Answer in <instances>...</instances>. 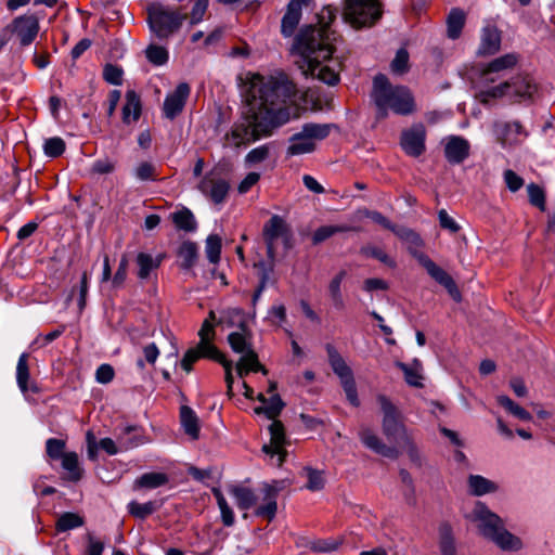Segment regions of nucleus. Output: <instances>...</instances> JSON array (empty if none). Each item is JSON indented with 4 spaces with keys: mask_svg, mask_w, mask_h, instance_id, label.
Returning <instances> with one entry per match:
<instances>
[{
    "mask_svg": "<svg viewBox=\"0 0 555 555\" xmlns=\"http://www.w3.org/2000/svg\"><path fill=\"white\" fill-rule=\"evenodd\" d=\"M296 94L295 85L284 75L253 74L245 91L247 109L225 134L228 145L240 147L271 134L289 120L285 104Z\"/></svg>",
    "mask_w": 555,
    "mask_h": 555,
    "instance_id": "1",
    "label": "nucleus"
},
{
    "mask_svg": "<svg viewBox=\"0 0 555 555\" xmlns=\"http://www.w3.org/2000/svg\"><path fill=\"white\" fill-rule=\"evenodd\" d=\"M292 53L299 59L296 62L306 77L335 86L339 82L341 62L334 57V48L328 38L319 29L307 26L295 36Z\"/></svg>",
    "mask_w": 555,
    "mask_h": 555,
    "instance_id": "2",
    "label": "nucleus"
},
{
    "mask_svg": "<svg viewBox=\"0 0 555 555\" xmlns=\"http://www.w3.org/2000/svg\"><path fill=\"white\" fill-rule=\"evenodd\" d=\"M371 98L376 107V116L380 119L386 118L389 113L409 116L416 112L412 91L405 86L391 85L383 74L374 77Z\"/></svg>",
    "mask_w": 555,
    "mask_h": 555,
    "instance_id": "3",
    "label": "nucleus"
},
{
    "mask_svg": "<svg viewBox=\"0 0 555 555\" xmlns=\"http://www.w3.org/2000/svg\"><path fill=\"white\" fill-rule=\"evenodd\" d=\"M215 335L214 323H211L209 319H205L198 331L199 341L195 347L190 348L184 353L181 360V366L185 372L190 373L193 364L202 358L210 359L220 363L224 369V379L227 383L228 393L229 396H233V363L215 346Z\"/></svg>",
    "mask_w": 555,
    "mask_h": 555,
    "instance_id": "4",
    "label": "nucleus"
},
{
    "mask_svg": "<svg viewBox=\"0 0 555 555\" xmlns=\"http://www.w3.org/2000/svg\"><path fill=\"white\" fill-rule=\"evenodd\" d=\"M469 518L477 525L479 533L502 551L516 552L522 548L520 538L511 533L505 528L503 519L485 503L476 502Z\"/></svg>",
    "mask_w": 555,
    "mask_h": 555,
    "instance_id": "5",
    "label": "nucleus"
},
{
    "mask_svg": "<svg viewBox=\"0 0 555 555\" xmlns=\"http://www.w3.org/2000/svg\"><path fill=\"white\" fill-rule=\"evenodd\" d=\"M185 18V14L170 10L160 2H153L147 8L150 29L159 40L168 39L176 34Z\"/></svg>",
    "mask_w": 555,
    "mask_h": 555,
    "instance_id": "6",
    "label": "nucleus"
},
{
    "mask_svg": "<svg viewBox=\"0 0 555 555\" xmlns=\"http://www.w3.org/2000/svg\"><path fill=\"white\" fill-rule=\"evenodd\" d=\"M228 341L234 352L242 354L236 363V372L241 378L245 377L249 372H261L264 375L268 373L266 367L260 364L258 354L253 349L246 326L230 333Z\"/></svg>",
    "mask_w": 555,
    "mask_h": 555,
    "instance_id": "7",
    "label": "nucleus"
},
{
    "mask_svg": "<svg viewBox=\"0 0 555 555\" xmlns=\"http://www.w3.org/2000/svg\"><path fill=\"white\" fill-rule=\"evenodd\" d=\"M331 127L330 124H305L299 132L289 138L286 155L292 157L312 153L317 142L324 140L330 134Z\"/></svg>",
    "mask_w": 555,
    "mask_h": 555,
    "instance_id": "8",
    "label": "nucleus"
},
{
    "mask_svg": "<svg viewBox=\"0 0 555 555\" xmlns=\"http://www.w3.org/2000/svg\"><path fill=\"white\" fill-rule=\"evenodd\" d=\"M345 17L354 28L373 25L382 16L379 0H345Z\"/></svg>",
    "mask_w": 555,
    "mask_h": 555,
    "instance_id": "9",
    "label": "nucleus"
},
{
    "mask_svg": "<svg viewBox=\"0 0 555 555\" xmlns=\"http://www.w3.org/2000/svg\"><path fill=\"white\" fill-rule=\"evenodd\" d=\"M328 363L333 370V372L337 375L340 380L341 387L346 393L347 400L353 406L360 405V400L358 397V390L353 377L352 370L346 363L345 359L338 352V350L332 344H326L325 346Z\"/></svg>",
    "mask_w": 555,
    "mask_h": 555,
    "instance_id": "10",
    "label": "nucleus"
},
{
    "mask_svg": "<svg viewBox=\"0 0 555 555\" xmlns=\"http://www.w3.org/2000/svg\"><path fill=\"white\" fill-rule=\"evenodd\" d=\"M537 92V86L528 76H517L512 82H503L487 91L491 98L509 96L516 101L529 100Z\"/></svg>",
    "mask_w": 555,
    "mask_h": 555,
    "instance_id": "11",
    "label": "nucleus"
},
{
    "mask_svg": "<svg viewBox=\"0 0 555 555\" xmlns=\"http://www.w3.org/2000/svg\"><path fill=\"white\" fill-rule=\"evenodd\" d=\"M383 412L382 428L388 439L402 440L409 436L405 426L400 420V414L393 403L384 395L377 396Z\"/></svg>",
    "mask_w": 555,
    "mask_h": 555,
    "instance_id": "12",
    "label": "nucleus"
},
{
    "mask_svg": "<svg viewBox=\"0 0 555 555\" xmlns=\"http://www.w3.org/2000/svg\"><path fill=\"white\" fill-rule=\"evenodd\" d=\"M280 482L262 483L257 489L258 504L255 506V515L271 521L278 512V495L281 491Z\"/></svg>",
    "mask_w": 555,
    "mask_h": 555,
    "instance_id": "13",
    "label": "nucleus"
},
{
    "mask_svg": "<svg viewBox=\"0 0 555 555\" xmlns=\"http://www.w3.org/2000/svg\"><path fill=\"white\" fill-rule=\"evenodd\" d=\"M12 35L18 39L21 47L30 46L36 39L40 26L35 14H23L9 24Z\"/></svg>",
    "mask_w": 555,
    "mask_h": 555,
    "instance_id": "14",
    "label": "nucleus"
},
{
    "mask_svg": "<svg viewBox=\"0 0 555 555\" xmlns=\"http://www.w3.org/2000/svg\"><path fill=\"white\" fill-rule=\"evenodd\" d=\"M197 189L215 205H221L228 196L230 184L225 179L219 177L217 173L209 172L199 181Z\"/></svg>",
    "mask_w": 555,
    "mask_h": 555,
    "instance_id": "15",
    "label": "nucleus"
},
{
    "mask_svg": "<svg viewBox=\"0 0 555 555\" xmlns=\"http://www.w3.org/2000/svg\"><path fill=\"white\" fill-rule=\"evenodd\" d=\"M426 130L422 124H416L402 131L400 145L405 154L418 157L425 151Z\"/></svg>",
    "mask_w": 555,
    "mask_h": 555,
    "instance_id": "16",
    "label": "nucleus"
},
{
    "mask_svg": "<svg viewBox=\"0 0 555 555\" xmlns=\"http://www.w3.org/2000/svg\"><path fill=\"white\" fill-rule=\"evenodd\" d=\"M494 131L504 149L517 146L528 137V132L519 121L496 122L494 125Z\"/></svg>",
    "mask_w": 555,
    "mask_h": 555,
    "instance_id": "17",
    "label": "nucleus"
},
{
    "mask_svg": "<svg viewBox=\"0 0 555 555\" xmlns=\"http://www.w3.org/2000/svg\"><path fill=\"white\" fill-rule=\"evenodd\" d=\"M280 238H288V227L282 217L274 215L263 227V240L269 257H273L276 243Z\"/></svg>",
    "mask_w": 555,
    "mask_h": 555,
    "instance_id": "18",
    "label": "nucleus"
},
{
    "mask_svg": "<svg viewBox=\"0 0 555 555\" xmlns=\"http://www.w3.org/2000/svg\"><path fill=\"white\" fill-rule=\"evenodd\" d=\"M270 431V444H264L262 447V451L266 454H269L271 459L276 457L275 464L278 466L282 465L284 459L286 456V451L284 449L285 446V433L284 426L280 421L275 418L272 420V423L269 426Z\"/></svg>",
    "mask_w": 555,
    "mask_h": 555,
    "instance_id": "19",
    "label": "nucleus"
},
{
    "mask_svg": "<svg viewBox=\"0 0 555 555\" xmlns=\"http://www.w3.org/2000/svg\"><path fill=\"white\" fill-rule=\"evenodd\" d=\"M190 91V86L186 82H181L172 92L166 95L163 106L166 118L172 120L183 111Z\"/></svg>",
    "mask_w": 555,
    "mask_h": 555,
    "instance_id": "20",
    "label": "nucleus"
},
{
    "mask_svg": "<svg viewBox=\"0 0 555 555\" xmlns=\"http://www.w3.org/2000/svg\"><path fill=\"white\" fill-rule=\"evenodd\" d=\"M420 262L427 270L428 274L440 285H442L451 297L460 301L461 293L454 282V280L440 267H438L431 259L425 255L418 257Z\"/></svg>",
    "mask_w": 555,
    "mask_h": 555,
    "instance_id": "21",
    "label": "nucleus"
},
{
    "mask_svg": "<svg viewBox=\"0 0 555 555\" xmlns=\"http://www.w3.org/2000/svg\"><path fill=\"white\" fill-rule=\"evenodd\" d=\"M420 262L427 270L428 274L440 285H442L451 297L460 301L461 293L454 282V280L440 267H438L431 259L425 255L418 257Z\"/></svg>",
    "mask_w": 555,
    "mask_h": 555,
    "instance_id": "22",
    "label": "nucleus"
},
{
    "mask_svg": "<svg viewBox=\"0 0 555 555\" xmlns=\"http://www.w3.org/2000/svg\"><path fill=\"white\" fill-rule=\"evenodd\" d=\"M470 151L469 142L460 135H450L444 145V156L450 164L456 165L463 163Z\"/></svg>",
    "mask_w": 555,
    "mask_h": 555,
    "instance_id": "23",
    "label": "nucleus"
},
{
    "mask_svg": "<svg viewBox=\"0 0 555 555\" xmlns=\"http://www.w3.org/2000/svg\"><path fill=\"white\" fill-rule=\"evenodd\" d=\"M501 48V31L493 24H487L480 33V43L477 54L480 56L493 55Z\"/></svg>",
    "mask_w": 555,
    "mask_h": 555,
    "instance_id": "24",
    "label": "nucleus"
},
{
    "mask_svg": "<svg viewBox=\"0 0 555 555\" xmlns=\"http://www.w3.org/2000/svg\"><path fill=\"white\" fill-rule=\"evenodd\" d=\"M361 442L373 452L389 459H397L399 451L395 447L386 446L377 435H375L370 428H362L359 431Z\"/></svg>",
    "mask_w": 555,
    "mask_h": 555,
    "instance_id": "25",
    "label": "nucleus"
},
{
    "mask_svg": "<svg viewBox=\"0 0 555 555\" xmlns=\"http://www.w3.org/2000/svg\"><path fill=\"white\" fill-rule=\"evenodd\" d=\"M301 10L298 1H291L287 4L286 12L281 22V34L284 37L287 38L294 35L301 18Z\"/></svg>",
    "mask_w": 555,
    "mask_h": 555,
    "instance_id": "26",
    "label": "nucleus"
},
{
    "mask_svg": "<svg viewBox=\"0 0 555 555\" xmlns=\"http://www.w3.org/2000/svg\"><path fill=\"white\" fill-rule=\"evenodd\" d=\"M125 104L122 106V121L131 124L139 120L142 112L141 100L134 90H128L125 95Z\"/></svg>",
    "mask_w": 555,
    "mask_h": 555,
    "instance_id": "27",
    "label": "nucleus"
},
{
    "mask_svg": "<svg viewBox=\"0 0 555 555\" xmlns=\"http://www.w3.org/2000/svg\"><path fill=\"white\" fill-rule=\"evenodd\" d=\"M142 443L140 438H131L125 439L124 437H119L117 442H115L111 438H102L99 441V447L104 450L108 455H115L118 452L128 451L134 447H138Z\"/></svg>",
    "mask_w": 555,
    "mask_h": 555,
    "instance_id": "28",
    "label": "nucleus"
},
{
    "mask_svg": "<svg viewBox=\"0 0 555 555\" xmlns=\"http://www.w3.org/2000/svg\"><path fill=\"white\" fill-rule=\"evenodd\" d=\"M230 493L240 509L248 511L258 504L257 490L236 486L230 489Z\"/></svg>",
    "mask_w": 555,
    "mask_h": 555,
    "instance_id": "29",
    "label": "nucleus"
},
{
    "mask_svg": "<svg viewBox=\"0 0 555 555\" xmlns=\"http://www.w3.org/2000/svg\"><path fill=\"white\" fill-rule=\"evenodd\" d=\"M162 260V256L154 257L151 254L139 253L135 258L139 280H147L151 276V273L159 268Z\"/></svg>",
    "mask_w": 555,
    "mask_h": 555,
    "instance_id": "30",
    "label": "nucleus"
},
{
    "mask_svg": "<svg viewBox=\"0 0 555 555\" xmlns=\"http://www.w3.org/2000/svg\"><path fill=\"white\" fill-rule=\"evenodd\" d=\"M467 485L469 493L475 496L494 493L499 488L494 481L481 475L473 474L468 476Z\"/></svg>",
    "mask_w": 555,
    "mask_h": 555,
    "instance_id": "31",
    "label": "nucleus"
},
{
    "mask_svg": "<svg viewBox=\"0 0 555 555\" xmlns=\"http://www.w3.org/2000/svg\"><path fill=\"white\" fill-rule=\"evenodd\" d=\"M396 366L403 372L404 380L409 386L416 388L423 387V366L420 360L415 359L411 364L398 361L396 362Z\"/></svg>",
    "mask_w": 555,
    "mask_h": 555,
    "instance_id": "32",
    "label": "nucleus"
},
{
    "mask_svg": "<svg viewBox=\"0 0 555 555\" xmlns=\"http://www.w3.org/2000/svg\"><path fill=\"white\" fill-rule=\"evenodd\" d=\"M347 276L345 270L337 272L330 281L327 292L331 298L332 305L336 310H343L345 308V299L341 292V284Z\"/></svg>",
    "mask_w": 555,
    "mask_h": 555,
    "instance_id": "33",
    "label": "nucleus"
},
{
    "mask_svg": "<svg viewBox=\"0 0 555 555\" xmlns=\"http://www.w3.org/2000/svg\"><path fill=\"white\" fill-rule=\"evenodd\" d=\"M169 478L165 473L151 472L138 477L133 482V490L156 489L168 483Z\"/></svg>",
    "mask_w": 555,
    "mask_h": 555,
    "instance_id": "34",
    "label": "nucleus"
},
{
    "mask_svg": "<svg viewBox=\"0 0 555 555\" xmlns=\"http://www.w3.org/2000/svg\"><path fill=\"white\" fill-rule=\"evenodd\" d=\"M439 550L441 555H457L456 544L452 527L449 522H442L438 529Z\"/></svg>",
    "mask_w": 555,
    "mask_h": 555,
    "instance_id": "35",
    "label": "nucleus"
},
{
    "mask_svg": "<svg viewBox=\"0 0 555 555\" xmlns=\"http://www.w3.org/2000/svg\"><path fill=\"white\" fill-rule=\"evenodd\" d=\"M519 56L516 53H506L500 57L492 60L482 70L485 76L492 73H500L516 66Z\"/></svg>",
    "mask_w": 555,
    "mask_h": 555,
    "instance_id": "36",
    "label": "nucleus"
},
{
    "mask_svg": "<svg viewBox=\"0 0 555 555\" xmlns=\"http://www.w3.org/2000/svg\"><path fill=\"white\" fill-rule=\"evenodd\" d=\"M198 257L197 246L194 242H183L178 249V258L180 261V268L183 270H190L194 267Z\"/></svg>",
    "mask_w": 555,
    "mask_h": 555,
    "instance_id": "37",
    "label": "nucleus"
},
{
    "mask_svg": "<svg viewBox=\"0 0 555 555\" xmlns=\"http://www.w3.org/2000/svg\"><path fill=\"white\" fill-rule=\"evenodd\" d=\"M180 418L185 434L189 435L193 440L198 439L199 425L198 417L195 412L191 408L183 405L180 411Z\"/></svg>",
    "mask_w": 555,
    "mask_h": 555,
    "instance_id": "38",
    "label": "nucleus"
},
{
    "mask_svg": "<svg viewBox=\"0 0 555 555\" xmlns=\"http://www.w3.org/2000/svg\"><path fill=\"white\" fill-rule=\"evenodd\" d=\"M465 24V13L459 8H453L447 18V34L450 39H457L461 36Z\"/></svg>",
    "mask_w": 555,
    "mask_h": 555,
    "instance_id": "39",
    "label": "nucleus"
},
{
    "mask_svg": "<svg viewBox=\"0 0 555 555\" xmlns=\"http://www.w3.org/2000/svg\"><path fill=\"white\" fill-rule=\"evenodd\" d=\"M170 218L178 230H183L185 232H193L196 230L197 224L195 217L188 208L173 211L170 215Z\"/></svg>",
    "mask_w": 555,
    "mask_h": 555,
    "instance_id": "40",
    "label": "nucleus"
},
{
    "mask_svg": "<svg viewBox=\"0 0 555 555\" xmlns=\"http://www.w3.org/2000/svg\"><path fill=\"white\" fill-rule=\"evenodd\" d=\"M28 353L23 352L16 364V383L20 390L25 393L29 390L30 373L28 366Z\"/></svg>",
    "mask_w": 555,
    "mask_h": 555,
    "instance_id": "41",
    "label": "nucleus"
},
{
    "mask_svg": "<svg viewBox=\"0 0 555 555\" xmlns=\"http://www.w3.org/2000/svg\"><path fill=\"white\" fill-rule=\"evenodd\" d=\"M62 467L67 472V479L78 481L82 476V469L79 467L78 455L76 452H66L62 456Z\"/></svg>",
    "mask_w": 555,
    "mask_h": 555,
    "instance_id": "42",
    "label": "nucleus"
},
{
    "mask_svg": "<svg viewBox=\"0 0 555 555\" xmlns=\"http://www.w3.org/2000/svg\"><path fill=\"white\" fill-rule=\"evenodd\" d=\"M159 505L156 502L149 501L145 503H139L131 501L127 505L128 513L139 519H145L158 509Z\"/></svg>",
    "mask_w": 555,
    "mask_h": 555,
    "instance_id": "43",
    "label": "nucleus"
},
{
    "mask_svg": "<svg viewBox=\"0 0 555 555\" xmlns=\"http://www.w3.org/2000/svg\"><path fill=\"white\" fill-rule=\"evenodd\" d=\"M351 230L352 228L349 225H323L314 231L312 235V243L318 245L332 237L334 234L349 232Z\"/></svg>",
    "mask_w": 555,
    "mask_h": 555,
    "instance_id": "44",
    "label": "nucleus"
},
{
    "mask_svg": "<svg viewBox=\"0 0 555 555\" xmlns=\"http://www.w3.org/2000/svg\"><path fill=\"white\" fill-rule=\"evenodd\" d=\"M205 253L211 263H218L221 256V237L218 234H210L205 242Z\"/></svg>",
    "mask_w": 555,
    "mask_h": 555,
    "instance_id": "45",
    "label": "nucleus"
},
{
    "mask_svg": "<svg viewBox=\"0 0 555 555\" xmlns=\"http://www.w3.org/2000/svg\"><path fill=\"white\" fill-rule=\"evenodd\" d=\"M284 408V402L282 401L279 395H272L268 400L266 405L260 408H256V413H264L268 418L274 420Z\"/></svg>",
    "mask_w": 555,
    "mask_h": 555,
    "instance_id": "46",
    "label": "nucleus"
},
{
    "mask_svg": "<svg viewBox=\"0 0 555 555\" xmlns=\"http://www.w3.org/2000/svg\"><path fill=\"white\" fill-rule=\"evenodd\" d=\"M145 56L150 63L155 66H163L168 62L169 53L164 47L150 44L145 49Z\"/></svg>",
    "mask_w": 555,
    "mask_h": 555,
    "instance_id": "47",
    "label": "nucleus"
},
{
    "mask_svg": "<svg viewBox=\"0 0 555 555\" xmlns=\"http://www.w3.org/2000/svg\"><path fill=\"white\" fill-rule=\"evenodd\" d=\"M498 402L500 405H502L504 409H506L511 414H513L515 417L521 420V421H530L531 414L526 411L524 408L515 403L511 398L507 396H499Z\"/></svg>",
    "mask_w": 555,
    "mask_h": 555,
    "instance_id": "48",
    "label": "nucleus"
},
{
    "mask_svg": "<svg viewBox=\"0 0 555 555\" xmlns=\"http://www.w3.org/2000/svg\"><path fill=\"white\" fill-rule=\"evenodd\" d=\"M83 525V518L75 513H64L56 521V529L61 532L79 528Z\"/></svg>",
    "mask_w": 555,
    "mask_h": 555,
    "instance_id": "49",
    "label": "nucleus"
},
{
    "mask_svg": "<svg viewBox=\"0 0 555 555\" xmlns=\"http://www.w3.org/2000/svg\"><path fill=\"white\" fill-rule=\"evenodd\" d=\"M212 493L217 500L223 525L227 527L232 526L234 524V513L232 508L229 506L225 498L219 489H214Z\"/></svg>",
    "mask_w": 555,
    "mask_h": 555,
    "instance_id": "50",
    "label": "nucleus"
},
{
    "mask_svg": "<svg viewBox=\"0 0 555 555\" xmlns=\"http://www.w3.org/2000/svg\"><path fill=\"white\" fill-rule=\"evenodd\" d=\"M391 72L397 75H403L409 70V52L401 48L397 51L395 59L390 64Z\"/></svg>",
    "mask_w": 555,
    "mask_h": 555,
    "instance_id": "51",
    "label": "nucleus"
},
{
    "mask_svg": "<svg viewBox=\"0 0 555 555\" xmlns=\"http://www.w3.org/2000/svg\"><path fill=\"white\" fill-rule=\"evenodd\" d=\"M65 151V142L60 137L47 139L43 144V152L47 156L55 158L61 156Z\"/></svg>",
    "mask_w": 555,
    "mask_h": 555,
    "instance_id": "52",
    "label": "nucleus"
},
{
    "mask_svg": "<svg viewBox=\"0 0 555 555\" xmlns=\"http://www.w3.org/2000/svg\"><path fill=\"white\" fill-rule=\"evenodd\" d=\"M220 322H224L230 326L237 325L238 328L246 326L244 312L240 308H230L223 311Z\"/></svg>",
    "mask_w": 555,
    "mask_h": 555,
    "instance_id": "53",
    "label": "nucleus"
},
{
    "mask_svg": "<svg viewBox=\"0 0 555 555\" xmlns=\"http://www.w3.org/2000/svg\"><path fill=\"white\" fill-rule=\"evenodd\" d=\"M134 177L140 181L156 180V168L150 162H142L133 169Z\"/></svg>",
    "mask_w": 555,
    "mask_h": 555,
    "instance_id": "54",
    "label": "nucleus"
},
{
    "mask_svg": "<svg viewBox=\"0 0 555 555\" xmlns=\"http://www.w3.org/2000/svg\"><path fill=\"white\" fill-rule=\"evenodd\" d=\"M527 192L530 204L541 210H545V194L542 188L535 183H530L527 186Z\"/></svg>",
    "mask_w": 555,
    "mask_h": 555,
    "instance_id": "55",
    "label": "nucleus"
},
{
    "mask_svg": "<svg viewBox=\"0 0 555 555\" xmlns=\"http://www.w3.org/2000/svg\"><path fill=\"white\" fill-rule=\"evenodd\" d=\"M65 441L62 439L50 438L46 442V451L49 457L52 460H61L62 456L66 453L65 450Z\"/></svg>",
    "mask_w": 555,
    "mask_h": 555,
    "instance_id": "56",
    "label": "nucleus"
},
{
    "mask_svg": "<svg viewBox=\"0 0 555 555\" xmlns=\"http://www.w3.org/2000/svg\"><path fill=\"white\" fill-rule=\"evenodd\" d=\"M122 69L113 64H106L103 69V78L106 82L113 86H120L122 83Z\"/></svg>",
    "mask_w": 555,
    "mask_h": 555,
    "instance_id": "57",
    "label": "nucleus"
},
{
    "mask_svg": "<svg viewBox=\"0 0 555 555\" xmlns=\"http://www.w3.org/2000/svg\"><path fill=\"white\" fill-rule=\"evenodd\" d=\"M270 154V147L268 144H263L260 146H257L249 151L247 155L245 156V162L248 165H256L263 160H266L269 157Z\"/></svg>",
    "mask_w": 555,
    "mask_h": 555,
    "instance_id": "58",
    "label": "nucleus"
},
{
    "mask_svg": "<svg viewBox=\"0 0 555 555\" xmlns=\"http://www.w3.org/2000/svg\"><path fill=\"white\" fill-rule=\"evenodd\" d=\"M361 254L366 257L375 258L391 268L396 264L395 261L383 249L376 246H364L361 248Z\"/></svg>",
    "mask_w": 555,
    "mask_h": 555,
    "instance_id": "59",
    "label": "nucleus"
},
{
    "mask_svg": "<svg viewBox=\"0 0 555 555\" xmlns=\"http://www.w3.org/2000/svg\"><path fill=\"white\" fill-rule=\"evenodd\" d=\"M128 266H129L128 258L126 255H124L120 258L118 268L112 279V286L114 288H120L124 285V283L127 279Z\"/></svg>",
    "mask_w": 555,
    "mask_h": 555,
    "instance_id": "60",
    "label": "nucleus"
},
{
    "mask_svg": "<svg viewBox=\"0 0 555 555\" xmlns=\"http://www.w3.org/2000/svg\"><path fill=\"white\" fill-rule=\"evenodd\" d=\"M307 472L308 483L307 489L310 491H319L324 487V478L322 472L310 467L305 468Z\"/></svg>",
    "mask_w": 555,
    "mask_h": 555,
    "instance_id": "61",
    "label": "nucleus"
},
{
    "mask_svg": "<svg viewBox=\"0 0 555 555\" xmlns=\"http://www.w3.org/2000/svg\"><path fill=\"white\" fill-rule=\"evenodd\" d=\"M503 179L506 188L513 193L519 191L525 184L524 179L512 169L504 170Z\"/></svg>",
    "mask_w": 555,
    "mask_h": 555,
    "instance_id": "62",
    "label": "nucleus"
},
{
    "mask_svg": "<svg viewBox=\"0 0 555 555\" xmlns=\"http://www.w3.org/2000/svg\"><path fill=\"white\" fill-rule=\"evenodd\" d=\"M208 8V0H196L194 3L191 16H190V25L194 26L198 23H201L204 18V15Z\"/></svg>",
    "mask_w": 555,
    "mask_h": 555,
    "instance_id": "63",
    "label": "nucleus"
},
{
    "mask_svg": "<svg viewBox=\"0 0 555 555\" xmlns=\"http://www.w3.org/2000/svg\"><path fill=\"white\" fill-rule=\"evenodd\" d=\"M115 170V162L108 157L99 158L94 160L91 167V172L96 175H108Z\"/></svg>",
    "mask_w": 555,
    "mask_h": 555,
    "instance_id": "64",
    "label": "nucleus"
}]
</instances>
